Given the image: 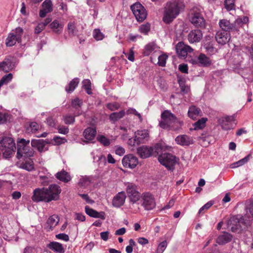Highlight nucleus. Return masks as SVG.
<instances>
[{
	"label": "nucleus",
	"mask_w": 253,
	"mask_h": 253,
	"mask_svg": "<svg viewBox=\"0 0 253 253\" xmlns=\"http://www.w3.org/2000/svg\"><path fill=\"white\" fill-rule=\"evenodd\" d=\"M155 48V44L153 43H149L144 47L143 54L144 56L149 55Z\"/></svg>",
	"instance_id": "40"
},
{
	"label": "nucleus",
	"mask_w": 253,
	"mask_h": 253,
	"mask_svg": "<svg viewBox=\"0 0 253 253\" xmlns=\"http://www.w3.org/2000/svg\"><path fill=\"white\" fill-rule=\"evenodd\" d=\"M167 246V242L166 241L161 242L157 249V253H163L165 250Z\"/></svg>",
	"instance_id": "55"
},
{
	"label": "nucleus",
	"mask_w": 253,
	"mask_h": 253,
	"mask_svg": "<svg viewBox=\"0 0 253 253\" xmlns=\"http://www.w3.org/2000/svg\"><path fill=\"white\" fill-rule=\"evenodd\" d=\"M161 117L162 120L160 121L159 126L164 129L176 130L180 128L183 124L175 115L168 110L163 111Z\"/></svg>",
	"instance_id": "2"
},
{
	"label": "nucleus",
	"mask_w": 253,
	"mask_h": 253,
	"mask_svg": "<svg viewBox=\"0 0 253 253\" xmlns=\"http://www.w3.org/2000/svg\"><path fill=\"white\" fill-rule=\"evenodd\" d=\"M97 139L104 146H108L111 143L110 140L102 135H99L97 137Z\"/></svg>",
	"instance_id": "44"
},
{
	"label": "nucleus",
	"mask_w": 253,
	"mask_h": 253,
	"mask_svg": "<svg viewBox=\"0 0 253 253\" xmlns=\"http://www.w3.org/2000/svg\"><path fill=\"white\" fill-rule=\"evenodd\" d=\"M148 136V131L146 129L139 130L135 132L133 139L131 138L128 140L129 144L134 146L143 143L144 140Z\"/></svg>",
	"instance_id": "11"
},
{
	"label": "nucleus",
	"mask_w": 253,
	"mask_h": 253,
	"mask_svg": "<svg viewBox=\"0 0 253 253\" xmlns=\"http://www.w3.org/2000/svg\"><path fill=\"white\" fill-rule=\"evenodd\" d=\"M234 121V117L233 116H227L218 120V123L222 128L225 130L233 128V122Z\"/></svg>",
	"instance_id": "16"
},
{
	"label": "nucleus",
	"mask_w": 253,
	"mask_h": 253,
	"mask_svg": "<svg viewBox=\"0 0 253 253\" xmlns=\"http://www.w3.org/2000/svg\"><path fill=\"white\" fill-rule=\"evenodd\" d=\"M154 151L152 147L142 146L137 148V154L140 158L145 159L150 157Z\"/></svg>",
	"instance_id": "20"
},
{
	"label": "nucleus",
	"mask_w": 253,
	"mask_h": 253,
	"mask_svg": "<svg viewBox=\"0 0 253 253\" xmlns=\"http://www.w3.org/2000/svg\"><path fill=\"white\" fill-rule=\"evenodd\" d=\"M45 191L47 196V201L49 203L52 201H56L59 199L61 189L59 185L52 184L50 185L48 188H45Z\"/></svg>",
	"instance_id": "9"
},
{
	"label": "nucleus",
	"mask_w": 253,
	"mask_h": 253,
	"mask_svg": "<svg viewBox=\"0 0 253 253\" xmlns=\"http://www.w3.org/2000/svg\"><path fill=\"white\" fill-rule=\"evenodd\" d=\"M93 37L96 40L99 41L103 40L104 36L99 29H95L93 31Z\"/></svg>",
	"instance_id": "50"
},
{
	"label": "nucleus",
	"mask_w": 253,
	"mask_h": 253,
	"mask_svg": "<svg viewBox=\"0 0 253 253\" xmlns=\"http://www.w3.org/2000/svg\"><path fill=\"white\" fill-rule=\"evenodd\" d=\"M195 62L202 67H208L211 64L210 59L203 53H201Z\"/></svg>",
	"instance_id": "25"
},
{
	"label": "nucleus",
	"mask_w": 253,
	"mask_h": 253,
	"mask_svg": "<svg viewBox=\"0 0 253 253\" xmlns=\"http://www.w3.org/2000/svg\"><path fill=\"white\" fill-rule=\"evenodd\" d=\"M244 218L242 217L238 218V216H234L228 221V226L233 232H237L242 228L241 223H243Z\"/></svg>",
	"instance_id": "13"
},
{
	"label": "nucleus",
	"mask_w": 253,
	"mask_h": 253,
	"mask_svg": "<svg viewBox=\"0 0 253 253\" xmlns=\"http://www.w3.org/2000/svg\"><path fill=\"white\" fill-rule=\"evenodd\" d=\"M216 42L222 45L227 43L230 40V34L226 31H218L215 37Z\"/></svg>",
	"instance_id": "18"
},
{
	"label": "nucleus",
	"mask_w": 253,
	"mask_h": 253,
	"mask_svg": "<svg viewBox=\"0 0 253 253\" xmlns=\"http://www.w3.org/2000/svg\"><path fill=\"white\" fill-rule=\"evenodd\" d=\"M56 178L64 183H67L71 179L70 174L64 170L58 172L55 175Z\"/></svg>",
	"instance_id": "27"
},
{
	"label": "nucleus",
	"mask_w": 253,
	"mask_h": 253,
	"mask_svg": "<svg viewBox=\"0 0 253 253\" xmlns=\"http://www.w3.org/2000/svg\"><path fill=\"white\" fill-rule=\"evenodd\" d=\"M79 82L80 80L79 78H74L69 83L68 85L65 87V90L68 93L73 92L78 86Z\"/></svg>",
	"instance_id": "33"
},
{
	"label": "nucleus",
	"mask_w": 253,
	"mask_h": 253,
	"mask_svg": "<svg viewBox=\"0 0 253 253\" xmlns=\"http://www.w3.org/2000/svg\"><path fill=\"white\" fill-rule=\"evenodd\" d=\"M45 144V141L42 139H33L31 141L32 146L36 148L40 152L43 151Z\"/></svg>",
	"instance_id": "30"
},
{
	"label": "nucleus",
	"mask_w": 253,
	"mask_h": 253,
	"mask_svg": "<svg viewBox=\"0 0 253 253\" xmlns=\"http://www.w3.org/2000/svg\"><path fill=\"white\" fill-rule=\"evenodd\" d=\"M129 198L130 202L131 203L130 206L134 207V204L140 200V193H134L130 195H127ZM131 208H132L131 207Z\"/></svg>",
	"instance_id": "42"
},
{
	"label": "nucleus",
	"mask_w": 253,
	"mask_h": 253,
	"mask_svg": "<svg viewBox=\"0 0 253 253\" xmlns=\"http://www.w3.org/2000/svg\"><path fill=\"white\" fill-rule=\"evenodd\" d=\"M21 168L28 171H31L34 169V163L31 160L26 161L21 164Z\"/></svg>",
	"instance_id": "43"
},
{
	"label": "nucleus",
	"mask_w": 253,
	"mask_h": 253,
	"mask_svg": "<svg viewBox=\"0 0 253 253\" xmlns=\"http://www.w3.org/2000/svg\"><path fill=\"white\" fill-rule=\"evenodd\" d=\"M46 123L48 126L51 127H54L56 125V121L52 117H48L46 119Z\"/></svg>",
	"instance_id": "60"
},
{
	"label": "nucleus",
	"mask_w": 253,
	"mask_h": 253,
	"mask_svg": "<svg viewBox=\"0 0 253 253\" xmlns=\"http://www.w3.org/2000/svg\"><path fill=\"white\" fill-rule=\"evenodd\" d=\"M179 70L183 73H188V67L186 64H181L178 67Z\"/></svg>",
	"instance_id": "64"
},
{
	"label": "nucleus",
	"mask_w": 253,
	"mask_h": 253,
	"mask_svg": "<svg viewBox=\"0 0 253 253\" xmlns=\"http://www.w3.org/2000/svg\"><path fill=\"white\" fill-rule=\"evenodd\" d=\"M83 87L85 90L88 94H91V82L89 80H84L83 82Z\"/></svg>",
	"instance_id": "45"
},
{
	"label": "nucleus",
	"mask_w": 253,
	"mask_h": 253,
	"mask_svg": "<svg viewBox=\"0 0 253 253\" xmlns=\"http://www.w3.org/2000/svg\"><path fill=\"white\" fill-rule=\"evenodd\" d=\"M232 236L227 233L224 232L223 234L219 235L216 239V242L219 245H223L230 242L232 240Z\"/></svg>",
	"instance_id": "26"
},
{
	"label": "nucleus",
	"mask_w": 253,
	"mask_h": 253,
	"mask_svg": "<svg viewBox=\"0 0 253 253\" xmlns=\"http://www.w3.org/2000/svg\"><path fill=\"white\" fill-rule=\"evenodd\" d=\"M204 47L206 51L210 55L214 54L217 50L214 47V41L210 36H207L204 42Z\"/></svg>",
	"instance_id": "19"
},
{
	"label": "nucleus",
	"mask_w": 253,
	"mask_h": 253,
	"mask_svg": "<svg viewBox=\"0 0 253 253\" xmlns=\"http://www.w3.org/2000/svg\"><path fill=\"white\" fill-rule=\"evenodd\" d=\"M177 54L181 57H186L189 53L193 51L190 46L185 44L183 42H179L175 47Z\"/></svg>",
	"instance_id": "14"
},
{
	"label": "nucleus",
	"mask_w": 253,
	"mask_h": 253,
	"mask_svg": "<svg viewBox=\"0 0 253 253\" xmlns=\"http://www.w3.org/2000/svg\"><path fill=\"white\" fill-rule=\"evenodd\" d=\"M189 20L195 27L204 28L205 26V20L201 13V8L197 6L193 7L191 10Z\"/></svg>",
	"instance_id": "5"
},
{
	"label": "nucleus",
	"mask_w": 253,
	"mask_h": 253,
	"mask_svg": "<svg viewBox=\"0 0 253 253\" xmlns=\"http://www.w3.org/2000/svg\"><path fill=\"white\" fill-rule=\"evenodd\" d=\"M203 38V33L200 30L191 31L187 36L189 42L191 43L199 42Z\"/></svg>",
	"instance_id": "17"
},
{
	"label": "nucleus",
	"mask_w": 253,
	"mask_h": 253,
	"mask_svg": "<svg viewBox=\"0 0 253 253\" xmlns=\"http://www.w3.org/2000/svg\"><path fill=\"white\" fill-rule=\"evenodd\" d=\"M34 150L30 146V140L21 139L17 141V158L19 159L22 157H31L33 156Z\"/></svg>",
	"instance_id": "4"
},
{
	"label": "nucleus",
	"mask_w": 253,
	"mask_h": 253,
	"mask_svg": "<svg viewBox=\"0 0 253 253\" xmlns=\"http://www.w3.org/2000/svg\"><path fill=\"white\" fill-rule=\"evenodd\" d=\"M12 33L8 34L5 40V44L6 46H12L15 45L16 42H21L22 36L23 34V29L20 27H17L14 30H12Z\"/></svg>",
	"instance_id": "6"
},
{
	"label": "nucleus",
	"mask_w": 253,
	"mask_h": 253,
	"mask_svg": "<svg viewBox=\"0 0 253 253\" xmlns=\"http://www.w3.org/2000/svg\"><path fill=\"white\" fill-rule=\"evenodd\" d=\"M126 193L127 195L134 194V193H139L137 190V187L132 183H129L126 188Z\"/></svg>",
	"instance_id": "48"
},
{
	"label": "nucleus",
	"mask_w": 253,
	"mask_h": 253,
	"mask_svg": "<svg viewBox=\"0 0 253 253\" xmlns=\"http://www.w3.org/2000/svg\"><path fill=\"white\" fill-rule=\"evenodd\" d=\"M82 101L79 98H76L72 101V107L77 110H78V109L82 106Z\"/></svg>",
	"instance_id": "52"
},
{
	"label": "nucleus",
	"mask_w": 253,
	"mask_h": 253,
	"mask_svg": "<svg viewBox=\"0 0 253 253\" xmlns=\"http://www.w3.org/2000/svg\"><path fill=\"white\" fill-rule=\"evenodd\" d=\"M31 199L34 202H44L48 203L44 188L35 189L33 191V195Z\"/></svg>",
	"instance_id": "12"
},
{
	"label": "nucleus",
	"mask_w": 253,
	"mask_h": 253,
	"mask_svg": "<svg viewBox=\"0 0 253 253\" xmlns=\"http://www.w3.org/2000/svg\"><path fill=\"white\" fill-rule=\"evenodd\" d=\"M219 25L221 28V31L230 32L231 30L236 31L237 28L233 23H230L229 21L226 19L220 20L219 22Z\"/></svg>",
	"instance_id": "21"
},
{
	"label": "nucleus",
	"mask_w": 253,
	"mask_h": 253,
	"mask_svg": "<svg viewBox=\"0 0 253 253\" xmlns=\"http://www.w3.org/2000/svg\"><path fill=\"white\" fill-rule=\"evenodd\" d=\"M42 9L51 12L52 10V3L51 0H45L42 4Z\"/></svg>",
	"instance_id": "46"
},
{
	"label": "nucleus",
	"mask_w": 253,
	"mask_h": 253,
	"mask_svg": "<svg viewBox=\"0 0 253 253\" xmlns=\"http://www.w3.org/2000/svg\"><path fill=\"white\" fill-rule=\"evenodd\" d=\"M56 238L65 241H68L69 240L68 235L64 233H60L56 235Z\"/></svg>",
	"instance_id": "62"
},
{
	"label": "nucleus",
	"mask_w": 253,
	"mask_h": 253,
	"mask_svg": "<svg viewBox=\"0 0 253 253\" xmlns=\"http://www.w3.org/2000/svg\"><path fill=\"white\" fill-rule=\"evenodd\" d=\"M47 247L52 251L59 253H63L64 252L63 245L57 242H51L47 245Z\"/></svg>",
	"instance_id": "29"
},
{
	"label": "nucleus",
	"mask_w": 253,
	"mask_h": 253,
	"mask_svg": "<svg viewBox=\"0 0 253 253\" xmlns=\"http://www.w3.org/2000/svg\"><path fill=\"white\" fill-rule=\"evenodd\" d=\"M177 144L182 146H188L193 143L192 137L186 135H181L177 136L175 139Z\"/></svg>",
	"instance_id": "23"
},
{
	"label": "nucleus",
	"mask_w": 253,
	"mask_h": 253,
	"mask_svg": "<svg viewBox=\"0 0 253 253\" xmlns=\"http://www.w3.org/2000/svg\"><path fill=\"white\" fill-rule=\"evenodd\" d=\"M81 114V113L80 112L79 110L78 111L77 113H75V116L72 115H66L64 116V121L66 124L70 125L72 124L75 122V116H78Z\"/></svg>",
	"instance_id": "39"
},
{
	"label": "nucleus",
	"mask_w": 253,
	"mask_h": 253,
	"mask_svg": "<svg viewBox=\"0 0 253 253\" xmlns=\"http://www.w3.org/2000/svg\"><path fill=\"white\" fill-rule=\"evenodd\" d=\"M0 149L4 158L11 157L16 149L14 140L11 137H3L0 141Z\"/></svg>",
	"instance_id": "3"
},
{
	"label": "nucleus",
	"mask_w": 253,
	"mask_h": 253,
	"mask_svg": "<svg viewBox=\"0 0 253 253\" xmlns=\"http://www.w3.org/2000/svg\"><path fill=\"white\" fill-rule=\"evenodd\" d=\"M208 119L206 118H202L193 124L194 129L198 130L203 128L206 125Z\"/></svg>",
	"instance_id": "37"
},
{
	"label": "nucleus",
	"mask_w": 253,
	"mask_h": 253,
	"mask_svg": "<svg viewBox=\"0 0 253 253\" xmlns=\"http://www.w3.org/2000/svg\"><path fill=\"white\" fill-rule=\"evenodd\" d=\"M90 181L88 178L83 177L80 179L79 185L81 187H86L89 185Z\"/></svg>",
	"instance_id": "51"
},
{
	"label": "nucleus",
	"mask_w": 253,
	"mask_h": 253,
	"mask_svg": "<svg viewBox=\"0 0 253 253\" xmlns=\"http://www.w3.org/2000/svg\"><path fill=\"white\" fill-rule=\"evenodd\" d=\"M178 83L180 88L181 93L183 94H187L190 90V87L185 84V81L184 79H179Z\"/></svg>",
	"instance_id": "36"
},
{
	"label": "nucleus",
	"mask_w": 253,
	"mask_h": 253,
	"mask_svg": "<svg viewBox=\"0 0 253 253\" xmlns=\"http://www.w3.org/2000/svg\"><path fill=\"white\" fill-rule=\"evenodd\" d=\"M201 112V111L200 108L195 106H192L189 108L188 115L190 118L195 120L200 115Z\"/></svg>",
	"instance_id": "32"
},
{
	"label": "nucleus",
	"mask_w": 253,
	"mask_h": 253,
	"mask_svg": "<svg viewBox=\"0 0 253 253\" xmlns=\"http://www.w3.org/2000/svg\"><path fill=\"white\" fill-rule=\"evenodd\" d=\"M13 75L11 73H9L4 75L0 80V83L2 85L8 84L12 79Z\"/></svg>",
	"instance_id": "49"
},
{
	"label": "nucleus",
	"mask_w": 253,
	"mask_h": 253,
	"mask_svg": "<svg viewBox=\"0 0 253 253\" xmlns=\"http://www.w3.org/2000/svg\"><path fill=\"white\" fill-rule=\"evenodd\" d=\"M138 161L136 157L132 154L126 155L122 160L123 166L130 169L134 168L138 164Z\"/></svg>",
	"instance_id": "15"
},
{
	"label": "nucleus",
	"mask_w": 253,
	"mask_h": 253,
	"mask_svg": "<svg viewBox=\"0 0 253 253\" xmlns=\"http://www.w3.org/2000/svg\"><path fill=\"white\" fill-rule=\"evenodd\" d=\"M14 67V65L10 58H6L3 61L0 62V70L6 73L11 71Z\"/></svg>",
	"instance_id": "22"
},
{
	"label": "nucleus",
	"mask_w": 253,
	"mask_h": 253,
	"mask_svg": "<svg viewBox=\"0 0 253 253\" xmlns=\"http://www.w3.org/2000/svg\"><path fill=\"white\" fill-rule=\"evenodd\" d=\"M96 134V129L91 127H87L84 129L83 133L84 138L88 140H93Z\"/></svg>",
	"instance_id": "28"
},
{
	"label": "nucleus",
	"mask_w": 253,
	"mask_h": 253,
	"mask_svg": "<svg viewBox=\"0 0 253 253\" xmlns=\"http://www.w3.org/2000/svg\"><path fill=\"white\" fill-rule=\"evenodd\" d=\"M130 9L137 21L142 22L146 18V10L140 3L136 2L130 6Z\"/></svg>",
	"instance_id": "7"
},
{
	"label": "nucleus",
	"mask_w": 253,
	"mask_h": 253,
	"mask_svg": "<svg viewBox=\"0 0 253 253\" xmlns=\"http://www.w3.org/2000/svg\"><path fill=\"white\" fill-rule=\"evenodd\" d=\"M213 205V202L212 201H210L206 204L204 206H203L202 208H200L199 211V213H202L204 212V210H207L209 209Z\"/></svg>",
	"instance_id": "58"
},
{
	"label": "nucleus",
	"mask_w": 253,
	"mask_h": 253,
	"mask_svg": "<svg viewBox=\"0 0 253 253\" xmlns=\"http://www.w3.org/2000/svg\"><path fill=\"white\" fill-rule=\"evenodd\" d=\"M126 196L123 192H119L113 200V205L115 207H120L124 205Z\"/></svg>",
	"instance_id": "24"
},
{
	"label": "nucleus",
	"mask_w": 253,
	"mask_h": 253,
	"mask_svg": "<svg viewBox=\"0 0 253 253\" xmlns=\"http://www.w3.org/2000/svg\"><path fill=\"white\" fill-rule=\"evenodd\" d=\"M224 6L228 11L233 9L235 6L234 0H225Z\"/></svg>",
	"instance_id": "53"
},
{
	"label": "nucleus",
	"mask_w": 253,
	"mask_h": 253,
	"mask_svg": "<svg viewBox=\"0 0 253 253\" xmlns=\"http://www.w3.org/2000/svg\"><path fill=\"white\" fill-rule=\"evenodd\" d=\"M39 128L38 124L36 122H32L27 128V131L28 133H35Z\"/></svg>",
	"instance_id": "47"
},
{
	"label": "nucleus",
	"mask_w": 253,
	"mask_h": 253,
	"mask_svg": "<svg viewBox=\"0 0 253 253\" xmlns=\"http://www.w3.org/2000/svg\"><path fill=\"white\" fill-rule=\"evenodd\" d=\"M185 5L180 0H174L168 2L165 7L163 21L166 24L170 23L179 14L180 11L183 9Z\"/></svg>",
	"instance_id": "1"
},
{
	"label": "nucleus",
	"mask_w": 253,
	"mask_h": 253,
	"mask_svg": "<svg viewBox=\"0 0 253 253\" xmlns=\"http://www.w3.org/2000/svg\"><path fill=\"white\" fill-rule=\"evenodd\" d=\"M57 130L59 133L63 134H66L69 131L68 127L63 126H58Z\"/></svg>",
	"instance_id": "59"
},
{
	"label": "nucleus",
	"mask_w": 253,
	"mask_h": 253,
	"mask_svg": "<svg viewBox=\"0 0 253 253\" xmlns=\"http://www.w3.org/2000/svg\"><path fill=\"white\" fill-rule=\"evenodd\" d=\"M141 205L144 209L149 211L153 209L156 206L153 196L149 192L143 193L141 196Z\"/></svg>",
	"instance_id": "10"
},
{
	"label": "nucleus",
	"mask_w": 253,
	"mask_h": 253,
	"mask_svg": "<svg viewBox=\"0 0 253 253\" xmlns=\"http://www.w3.org/2000/svg\"><path fill=\"white\" fill-rule=\"evenodd\" d=\"M250 157L251 154H249L243 159H242L238 161V162L232 164L231 165V168H235L243 165L249 161Z\"/></svg>",
	"instance_id": "41"
},
{
	"label": "nucleus",
	"mask_w": 253,
	"mask_h": 253,
	"mask_svg": "<svg viewBox=\"0 0 253 253\" xmlns=\"http://www.w3.org/2000/svg\"><path fill=\"white\" fill-rule=\"evenodd\" d=\"M85 211L86 213L91 217L95 218V216H97L96 215L97 211H96L89 208L88 206L85 207Z\"/></svg>",
	"instance_id": "57"
},
{
	"label": "nucleus",
	"mask_w": 253,
	"mask_h": 253,
	"mask_svg": "<svg viewBox=\"0 0 253 253\" xmlns=\"http://www.w3.org/2000/svg\"><path fill=\"white\" fill-rule=\"evenodd\" d=\"M168 56L165 54H162L158 57V64L159 66L164 67L166 65V60Z\"/></svg>",
	"instance_id": "54"
},
{
	"label": "nucleus",
	"mask_w": 253,
	"mask_h": 253,
	"mask_svg": "<svg viewBox=\"0 0 253 253\" xmlns=\"http://www.w3.org/2000/svg\"><path fill=\"white\" fill-rule=\"evenodd\" d=\"M9 115L6 113L0 112V124H2L6 122Z\"/></svg>",
	"instance_id": "61"
},
{
	"label": "nucleus",
	"mask_w": 253,
	"mask_h": 253,
	"mask_svg": "<svg viewBox=\"0 0 253 253\" xmlns=\"http://www.w3.org/2000/svg\"><path fill=\"white\" fill-rule=\"evenodd\" d=\"M67 31L70 36H75L77 34L78 31L75 21L68 23L67 25Z\"/></svg>",
	"instance_id": "34"
},
{
	"label": "nucleus",
	"mask_w": 253,
	"mask_h": 253,
	"mask_svg": "<svg viewBox=\"0 0 253 253\" xmlns=\"http://www.w3.org/2000/svg\"><path fill=\"white\" fill-rule=\"evenodd\" d=\"M79 195L88 204H93L94 203V201L90 199L87 194H79Z\"/></svg>",
	"instance_id": "63"
},
{
	"label": "nucleus",
	"mask_w": 253,
	"mask_h": 253,
	"mask_svg": "<svg viewBox=\"0 0 253 253\" xmlns=\"http://www.w3.org/2000/svg\"><path fill=\"white\" fill-rule=\"evenodd\" d=\"M49 27L53 32L57 34H59L62 32L63 27V25L60 24L57 20H54L49 24Z\"/></svg>",
	"instance_id": "31"
},
{
	"label": "nucleus",
	"mask_w": 253,
	"mask_h": 253,
	"mask_svg": "<svg viewBox=\"0 0 253 253\" xmlns=\"http://www.w3.org/2000/svg\"><path fill=\"white\" fill-rule=\"evenodd\" d=\"M125 115V112L122 110L119 112H114L110 114L109 118L111 121L116 122L118 120L122 118Z\"/></svg>",
	"instance_id": "38"
},
{
	"label": "nucleus",
	"mask_w": 253,
	"mask_h": 253,
	"mask_svg": "<svg viewBox=\"0 0 253 253\" xmlns=\"http://www.w3.org/2000/svg\"><path fill=\"white\" fill-rule=\"evenodd\" d=\"M150 30V25L149 23L142 25L139 28L140 32L145 35L147 34Z\"/></svg>",
	"instance_id": "56"
},
{
	"label": "nucleus",
	"mask_w": 253,
	"mask_h": 253,
	"mask_svg": "<svg viewBox=\"0 0 253 253\" xmlns=\"http://www.w3.org/2000/svg\"><path fill=\"white\" fill-rule=\"evenodd\" d=\"M159 162L168 169H172L176 163V157L170 153H164L158 157Z\"/></svg>",
	"instance_id": "8"
},
{
	"label": "nucleus",
	"mask_w": 253,
	"mask_h": 253,
	"mask_svg": "<svg viewBox=\"0 0 253 253\" xmlns=\"http://www.w3.org/2000/svg\"><path fill=\"white\" fill-rule=\"evenodd\" d=\"M59 218L56 215L53 214L50 216L47 220V224L49 226L50 229L52 230L58 223Z\"/></svg>",
	"instance_id": "35"
}]
</instances>
